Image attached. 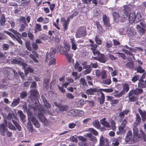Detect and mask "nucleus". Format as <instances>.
Instances as JSON below:
<instances>
[{
  "label": "nucleus",
  "instance_id": "obj_12",
  "mask_svg": "<svg viewBox=\"0 0 146 146\" xmlns=\"http://www.w3.org/2000/svg\"><path fill=\"white\" fill-rule=\"evenodd\" d=\"M12 62L13 64L22 66L24 68H25L27 66V64L21 60H17L15 59H13L12 60Z\"/></svg>",
  "mask_w": 146,
  "mask_h": 146
},
{
  "label": "nucleus",
  "instance_id": "obj_22",
  "mask_svg": "<svg viewBox=\"0 0 146 146\" xmlns=\"http://www.w3.org/2000/svg\"><path fill=\"white\" fill-rule=\"evenodd\" d=\"M50 49V51L49 53L47 54L46 55V58L48 59L53 57L55 53L56 52L55 49L52 48Z\"/></svg>",
  "mask_w": 146,
  "mask_h": 146
},
{
  "label": "nucleus",
  "instance_id": "obj_61",
  "mask_svg": "<svg viewBox=\"0 0 146 146\" xmlns=\"http://www.w3.org/2000/svg\"><path fill=\"white\" fill-rule=\"evenodd\" d=\"M35 28L39 31H41L42 30L41 25L38 23H36L35 24Z\"/></svg>",
  "mask_w": 146,
  "mask_h": 146
},
{
  "label": "nucleus",
  "instance_id": "obj_40",
  "mask_svg": "<svg viewBox=\"0 0 146 146\" xmlns=\"http://www.w3.org/2000/svg\"><path fill=\"white\" fill-rule=\"evenodd\" d=\"M5 17L4 15H2L0 17V24L1 25L3 26L5 22Z\"/></svg>",
  "mask_w": 146,
  "mask_h": 146
},
{
  "label": "nucleus",
  "instance_id": "obj_49",
  "mask_svg": "<svg viewBox=\"0 0 146 146\" xmlns=\"http://www.w3.org/2000/svg\"><path fill=\"white\" fill-rule=\"evenodd\" d=\"M102 83L107 85H109L111 83V80L109 78H106V79L102 80Z\"/></svg>",
  "mask_w": 146,
  "mask_h": 146
},
{
  "label": "nucleus",
  "instance_id": "obj_3",
  "mask_svg": "<svg viewBox=\"0 0 146 146\" xmlns=\"http://www.w3.org/2000/svg\"><path fill=\"white\" fill-rule=\"evenodd\" d=\"M95 74L98 78L101 77V78L102 80L106 78L107 76L106 71L104 70L101 71L99 70L96 69L95 70Z\"/></svg>",
  "mask_w": 146,
  "mask_h": 146
},
{
  "label": "nucleus",
  "instance_id": "obj_19",
  "mask_svg": "<svg viewBox=\"0 0 146 146\" xmlns=\"http://www.w3.org/2000/svg\"><path fill=\"white\" fill-rule=\"evenodd\" d=\"M136 18V14L135 12L131 13L129 15V22L130 23H133L135 21Z\"/></svg>",
  "mask_w": 146,
  "mask_h": 146
},
{
  "label": "nucleus",
  "instance_id": "obj_4",
  "mask_svg": "<svg viewBox=\"0 0 146 146\" xmlns=\"http://www.w3.org/2000/svg\"><path fill=\"white\" fill-rule=\"evenodd\" d=\"M30 98L32 101L37 100L39 97V94L37 90L35 89H32L30 91Z\"/></svg>",
  "mask_w": 146,
  "mask_h": 146
},
{
  "label": "nucleus",
  "instance_id": "obj_7",
  "mask_svg": "<svg viewBox=\"0 0 146 146\" xmlns=\"http://www.w3.org/2000/svg\"><path fill=\"white\" fill-rule=\"evenodd\" d=\"M102 21L104 25L106 27H111V24L110 23V19L109 17H107L106 15L102 16Z\"/></svg>",
  "mask_w": 146,
  "mask_h": 146
},
{
  "label": "nucleus",
  "instance_id": "obj_2",
  "mask_svg": "<svg viewBox=\"0 0 146 146\" xmlns=\"http://www.w3.org/2000/svg\"><path fill=\"white\" fill-rule=\"evenodd\" d=\"M93 60L98 61L100 62L105 63L108 61L107 57L104 54L101 53L98 57H92Z\"/></svg>",
  "mask_w": 146,
  "mask_h": 146
},
{
  "label": "nucleus",
  "instance_id": "obj_41",
  "mask_svg": "<svg viewBox=\"0 0 146 146\" xmlns=\"http://www.w3.org/2000/svg\"><path fill=\"white\" fill-rule=\"evenodd\" d=\"M112 15L115 21L117 19H118L120 17V15L117 12H113L112 13Z\"/></svg>",
  "mask_w": 146,
  "mask_h": 146
},
{
  "label": "nucleus",
  "instance_id": "obj_44",
  "mask_svg": "<svg viewBox=\"0 0 146 146\" xmlns=\"http://www.w3.org/2000/svg\"><path fill=\"white\" fill-rule=\"evenodd\" d=\"M74 68L79 71H81L82 70V67L80 66V64L76 61L74 66Z\"/></svg>",
  "mask_w": 146,
  "mask_h": 146
},
{
  "label": "nucleus",
  "instance_id": "obj_43",
  "mask_svg": "<svg viewBox=\"0 0 146 146\" xmlns=\"http://www.w3.org/2000/svg\"><path fill=\"white\" fill-rule=\"evenodd\" d=\"M95 23L97 26V29L99 30V31L102 32L103 30V29L102 26L100 25L99 22L98 21H96Z\"/></svg>",
  "mask_w": 146,
  "mask_h": 146
},
{
  "label": "nucleus",
  "instance_id": "obj_23",
  "mask_svg": "<svg viewBox=\"0 0 146 146\" xmlns=\"http://www.w3.org/2000/svg\"><path fill=\"white\" fill-rule=\"evenodd\" d=\"M138 112L141 115L142 119L143 121H144L146 120V112L144 110L142 111L140 108L138 110Z\"/></svg>",
  "mask_w": 146,
  "mask_h": 146
},
{
  "label": "nucleus",
  "instance_id": "obj_36",
  "mask_svg": "<svg viewBox=\"0 0 146 146\" xmlns=\"http://www.w3.org/2000/svg\"><path fill=\"white\" fill-rule=\"evenodd\" d=\"M20 98H18L17 99H14L12 102L11 106L12 107H14L17 106L19 102Z\"/></svg>",
  "mask_w": 146,
  "mask_h": 146
},
{
  "label": "nucleus",
  "instance_id": "obj_51",
  "mask_svg": "<svg viewBox=\"0 0 146 146\" xmlns=\"http://www.w3.org/2000/svg\"><path fill=\"white\" fill-rule=\"evenodd\" d=\"M111 129L113 131H115L116 128L115 122L113 120H112L111 122Z\"/></svg>",
  "mask_w": 146,
  "mask_h": 146
},
{
  "label": "nucleus",
  "instance_id": "obj_42",
  "mask_svg": "<svg viewBox=\"0 0 146 146\" xmlns=\"http://www.w3.org/2000/svg\"><path fill=\"white\" fill-rule=\"evenodd\" d=\"M7 126L11 130L15 131V130L17 128L16 127H15L10 122H8Z\"/></svg>",
  "mask_w": 146,
  "mask_h": 146
},
{
  "label": "nucleus",
  "instance_id": "obj_1",
  "mask_svg": "<svg viewBox=\"0 0 146 146\" xmlns=\"http://www.w3.org/2000/svg\"><path fill=\"white\" fill-rule=\"evenodd\" d=\"M7 119L8 120H11L13 122V124L17 128V130L19 131L21 130V127L19 124L16 121L13 120L14 119H15L17 120L18 118L17 117L14 113H9L7 117Z\"/></svg>",
  "mask_w": 146,
  "mask_h": 146
},
{
  "label": "nucleus",
  "instance_id": "obj_6",
  "mask_svg": "<svg viewBox=\"0 0 146 146\" xmlns=\"http://www.w3.org/2000/svg\"><path fill=\"white\" fill-rule=\"evenodd\" d=\"M125 140L126 142H130L131 143H133L135 141V139L132 137V132L131 131H129L125 137Z\"/></svg>",
  "mask_w": 146,
  "mask_h": 146
},
{
  "label": "nucleus",
  "instance_id": "obj_35",
  "mask_svg": "<svg viewBox=\"0 0 146 146\" xmlns=\"http://www.w3.org/2000/svg\"><path fill=\"white\" fill-rule=\"evenodd\" d=\"M135 66L134 63L131 62H127L125 65L126 67L129 69H133L134 68Z\"/></svg>",
  "mask_w": 146,
  "mask_h": 146
},
{
  "label": "nucleus",
  "instance_id": "obj_16",
  "mask_svg": "<svg viewBox=\"0 0 146 146\" xmlns=\"http://www.w3.org/2000/svg\"><path fill=\"white\" fill-rule=\"evenodd\" d=\"M123 89L121 91L124 94L125 93H127L129 90V84L126 82L122 84Z\"/></svg>",
  "mask_w": 146,
  "mask_h": 146
},
{
  "label": "nucleus",
  "instance_id": "obj_37",
  "mask_svg": "<svg viewBox=\"0 0 146 146\" xmlns=\"http://www.w3.org/2000/svg\"><path fill=\"white\" fill-rule=\"evenodd\" d=\"M31 121L32 122L35 126L37 128H39L40 125L36 118L35 117Z\"/></svg>",
  "mask_w": 146,
  "mask_h": 146
},
{
  "label": "nucleus",
  "instance_id": "obj_28",
  "mask_svg": "<svg viewBox=\"0 0 146 146\" xmlns=\"http://www.w3.org/2000/svg\"><path fill=\"white\" fill-rule=\"evenodd\" d=\"M57 107L59 108L60 111H66L68 109V107L67 105L59 104Z\"/></svg>",
  "mask_w": 146,
  "mask_h": 146
},
{
  "label": "nucleus",
  "instance_id": "obj_20",
  "mask_svg": "<svg viewBox=\"0 0 146 146\" xmlns=\"http://www.w3.org/2000/svg\"><path fill=\"white\" fill-rule=\"evenodd\" d=\"M38 118L43 123L44 125H48V121L43 115L39 114H38Z\"/></svg>",
  "mask_w": 146,
  "mask_h": 146
},
{
  "label": "nucleus",
  "instance_id": "obj_64",
  "mask_svg": "<svg viewBox=\"0 0 146 146\" xmlns=\"http://www.w3.org/2000/svg\"><path fill=\"white\" fill-rule=\"evenodd\" d=\"M76 38H80L82 36V32L81 31H78L76 33Z\"/></svg>",
  "mask_w": 146,
  "mask_h": 146
},
{
  "label": "nucleus",
  "instance_id": "obj_53",
  "mask_svg": "<svg viewBox=\"0 0 146 146\" xmlns=\"http://www.w3.org/2000/svg\"><path fill=\"white\" fill-rule=\"evenodd\" d=\"M89 42L90 43V46L92 47L91 48H97L98 46L96 44H94V42L91 39L89 40Z\"/></svg>",
  "mask_w": 146,
  "mask_h": 146
},
{
  "label": "nucleus",
  "instance_id": "obj_25",
  "mask_svg": "<svg viewBox=\"0 0 146 146\" xmlns=\"http://www.w3.org/2000/svg\"><path fill=\"white\" fill-rule=\"evenodd\" d=\"M83 69H86L84 71L83 73L84 75H86L90 73L92 70V68H90V66H88V65H86L83 67Z\"/></svg>",
  "mask_w": 146,
  "mask_h": 146
},
{
  "label": "nucleus",
  "instance_id": "obj_11",
  "mask_svg": "<svg viewBox=\"0 0 146 146\" xmlns=\"http://www.w3.org/2000/svg\"><path fill=\"white\" fill-rule=\"evenodd\" d=\"M127 33L128 36L129 37H133L136 35L137 32L134 28L131 27L130 29H128Z\"/></svg>",
  "mask_w": 146,
  "mask_h": 146
},
{
  "label": "nucleus",
  "instance_id": "obj_62",
  "mask_svg": "<svg viewBox=\"0 0 146 146\" xmlns=\"http://www.w3.org/2000/svg\"><path fill=\"white\" fill-rule=\"evenodd\" d=\"M33 70L30 67H28L26 70H25V74L26 75L27 74L28 72L32 73L33 72Z\"/></svg>",
  "mask_w": 146,
  "mask_h": 146
},
{
  "label": "nucleus",
  "instance_id": "obj_63",
  "mask_svg": "<svg viewBox=\"0 0 146 146\" xmlns=\"http://www.w3.org/2000/svg\"><path fill=\"white\" fill-rule=\"evenodd\" d=\"M139 78V76L137 75H135L132 77L131 80L133 82L135 83L138 80Z\"/></svg>",
  "mask_w": 146,
  "mask_h": 146
},
{
  "label": "nucleus",
  "instance_id": "obj_56",
  "mask_svg": "<svg viewBox=\"0 0 146 146\" xmlns=\"http://www.w3.org/2000/svg\"><path fill=\"white\" fill-rule=\"evenodd\" d=\"M88 66H90L91 68H96L98 67V64L97 62L95 63L91 62L90 64L89 65H88Z\"/></svg>",
  "mask_w": 146,
  "mask_h": 146
},
{
  "label": "nucleus",
  "instance_id": "obj_13",
  "mask_svg": "<svg viewBox=\"0 0 146 146\" xmlns=\"http://www.w3.org/2000/svg\"><path fill=\"white\" fill-rule=\"evenodd\" d=\"M129 7L127 6H126L124 8V9L121 11V18L125 19L127 18L128 16L129 13L128 10Z\"/></svg>",
  "mask_w": 146,
  "mask_h": 146
},
{
  "label": "nucleus",
  "instance_id": "obj_14",
  "mask_svg": "<svg viewBox=\"0 0 146 146\" xmlns=\"http://www.w3.org/2000/svg\"><path fill=\"white\" fill-rule=\"evenodd\" d=\"M100 91V89H98L97 88H90L89 89L86 90V93L88 94L94 95L95 94V93H97V94Z\"/></svg>",
  "mask_w": 146,
  "mask_h": 146
},
{
  "label": "nucleus",
  "instance_id": "obj_8",
  "mask_svg": "<svg viewBox=\"0 0 146 146\" xmlns=\"http://www.w3.org/2000/svg\"><path fill=\"white\" fill-rule=\"evenodd\" d=\"M70 47V46H66L64 47H62V54L65 55L66 57L69 59H70L71 58V54H68V52L69 51Z\"/></svg>",
  "mask_w": 146,
  "mask_h": 146
},
{
  "label": "nucleus",
  "instance_id": "obj_29",
  "mask_svg": "<svg viewBox=\"0 0 146 146\" xmlns=\"http://www.w3.org/2000/svg\"><path fill=\"white\" fill-rule=\"evenodd\" d=\"M137 126H133V137L134 138H136L138 137L139 130Z\"/></svg>",
  "mask_w": 146,
  "mask_h": 146
},
{
  "label": "nucleus",
  "instance_id": "obj_58",
  "mask_svg": "<svg viewBox=\"0 0 146 146\" xmlns=\"http://www.w3.org/2000/svg\"><path fill=\"white\" fill-rule=\"evenodd\" d=\"M4 33L9 35L12 38H15V36L12 33L9 31H4Z\"/></svg>",
  "mask_w": 146,
  "mask_h": 146
},
{
  "label": "nucleus",
  "instance_id": "obj_27",
  "mask_svg": "<svg viewBox=\"0 0 146 146\" xmlns=\"http://www.w3.org/2000/svg\"><path fill=\"white\" fill-rule=\"evenodd\" d=\"M84 136L87 137L89 140L94 141V142L97 141L96 137L93 136L91 133H87Z\"/></svg>",
  "mask_w": 146,
  "mask_h": 146
},
{
  "label": "nucleus",
  "instance_id": "obj_48",
  "mask_svg": "<svg viewBox=\"0 0 146 146\" xmlns=\"http://www.w3.org/2000/svg\"><path fill=\"white\" fill-rule=\"evenodd\" d=\"M26 112L27 114L28 120L29 121L32 120V119L35 117L32 115L31 112L29 111V110Z\"/></svg>",
  "mask_w": 146,
  "mask_h": 146
},
{
  "label": "nucleus",
  "instance_id": "obj_10",
  "mask_svg": "<svg viewBox=\"0 0 146 146\" xmlns=\"http://www.w3.org/2000/svg\"><path fill=\"white\" fill-rule=\"evenodd\" d=\"M134 94L132 93V92L129 91L127 97L129 98V101L131 102H134L137 101L138 98L137 96L133 95Z\"/></svg>",
  "mask_w": 146,
  "mask_h": 146
},
{
  "label": "nucleus",
  "instance_id": "obj_33",
  "mask_svg": "<svg viewBox=\"0 0 146 146\" xmlns=\"http://www.w3.org/2000/svg\"><path fill=\"white\" fill-rule=\"evenodd\" d=\"M93 126L97 129H100L101 125L99 121L98 120H95L93 122Z\"/></svg>",
  "mask_w": 146,
  "mask_h": 146
},
{
  "label": "nucleus",
  "instance_id": "obj_5",
  "mask_svg": "<svg viewBox=\"0 0 146 146\" xmlns=\"http://www.w3.org/2000/svg\"><path fill=\"white\" fill-rule=\"evenodd\" d=\"M4 124L0 125V133L1 135L5 136V132L7 131V129L5 127L7 124V122L5 119L4 120Z\"/></svg>",
  "mask_w": 146,
  "mask_h": 146
},
{
  "label": "nucleus",
  "instance_id": "obj_21",
  "mask_svg": "<svg viewBox=\"0 0 146 146\" xmlns=\"http://www.w3.org/2000/svg\"><path fill=\"white\" fill-rule=\"evenodd\" d=\"M129 112V110L127 109L123 110L122 112L119 113V117L120 119L121 120H122L124 117L125 115H127Z\"/></svg>",
  "mask_w": 146,
  "mask_h": 146
},
{
  "label": "nucleus",
  "instance_id": "obj_54",
  "mask_svg": "<svg viewBox=\"0 0 146 146\" xmlns=\"http://www.w3.org/2000/svg\"><path fill=\"white\" fill-rule=\"evenodd\" d=\"M138 86L141 88H144L146 87V84L145 81L143 82H139L138 83Z\"/></svg>",
  "mask_w": 146,
  "mask_h": 146
},
{
  "label": "nucleus",
  "instance_id": "obj_39",
  "mask_svg": "<svg viewBox=\"0 0 146 146\" xmlns=\"http://www.w3.org/2000/svg\"><path fill=\"white\" fill-rule=\"evenodd\" d=\"M70 40H71V42L72 43V49L74 50H75L77 48L76 44L75 43V40L74 38H71Z\"/></svg>",
  "mask_w": 146,
  "mask_h": 146
},
{
  "label": "nucleus",
  "instance_id": "obj_31",
  "mask_svg": "<svg viewBox=\"0 0 146 146\" xmlns=\"http://www.w3.org/2000/svg\"><path fill=\"white\" fill-rule=\"evenodd\" d=\"M61 22H63V29H64V31H65L66 30H67L68 29V23L66 21V20L63 17H62L61 19Z\"/></svg>",
  "mask_w": 146,
  "mask_h": 146
},
{
  "label": "nucleus",
  "instance_id": "obj_55",
  "mask_svg": "<svg viewBox=\"0 0 146 146\" xmlns=\"http://www.w3.org/2000/svg\"><path fill=\"white\" fill-rule=\"evenodd\" d=\"M113 142L112 143V145L113 146H117L119 145V142L118 140V138L116 139H114L113 140Z\"/></svg>",
  "mask_w": 146,
  "mask_h": 146
},
{
  "label": "nucleus",
  "instance_id": "obj_47",
  "mask_svg": "<svg viewBox=\"0 0 146 146\" xmlns=\"http://www.w3.org/2000/svg\"><path fill=\"white\" fill-rule=\"evenodd\" d=\"M88 131L92 132L95 135L97 136L98 135V132L93 128H90Z\"/></svg>",
  "mask_w": 146,
  "mask_h": 146
},
{
  "label": "nucleus",
  "instance_id": "obj_34",
  "mask_svg": "<svg viewBox=\"0 0 146 146\" xmlns=\"http://www.w3.org/2000/svg\"><path fill=\"white\" fill-rule=\"evenodd\" d=\"M97 48H91L90 49L92 50L93 54L95 57H98L101 54L100 52L96 49Z\"/></svg>",
  "mask_w": 146,
  "mask_h": 146
},
{
  "label": "nucleus",
  "instance_id": "obj_38",
  "mask_svg": "<svg viewBox=\"0 0 146 146\" xmlns=\"http://www.w3.org/2000/svg\"><path fill=\"white\" fill-rule=\"evenodd\" d=\"M95 40L97 45H100L102 44V40L100 39L98 35H96L95 37Z\"/></svg>",
  "mask_w": 146,
  "mask_h": 146
},
{
  "label": "nucleus",
  "instance_id": "obj_57",
  "mask_svg": "<svg viewBox=\"0 0 146 146\" xmlns=\"http://www.w3.org/2000/svg\"><path fill=\"white\" fill-rule=\"evenodd\" d=\"M112 41L113 42V45L115 46H119L120 44V43L118 40L113 39Z\"/></svg>",
  "mask_w": 146,
  "mask_h": 146
},
{
  "label": "nucleus",
  "instance_id": "obj_45",
  "mask_svg": "<svg viewBox=\"0 0 146 146\" xmlns=\"http://www.w3.org/2000/svg\"><path fill=\"white\" fill-rule=\"evenodd\" d=\"M102 125L107 128H110L111 125L107 121H103L101 122Z\"/></svg>",
  "mask_w": 146,
  "mask_h": 146
},
{
  "label": "nucleus",
  "instance_id": "obj_9",
  "mask_svg": "<svg viewBox=\"0 0 146 146\" xmlns=\"http://www.w3.org/2000/svg\"><path fill=\"white\" fill-rule=\"evenodd\" d=\"M97 95L98 96V100L99 101V102L100 104H104L105 97L104 93L101 91H100L97 93Z\"/></svg>",
  "mask_w": 146,
  "mask_h": 146
},
{
  "label": "nucleus",
  "instance_id": "obj_60",
  "mask_svg": "<svg viewBox=\"0 0 146 146\" xmlns=\"http://www.w3.org/2000/svg\"><path fill=\"white\" fill-rule=\"evenodd\" d=\"M20 23H22L24 25H25L28 26V24H27L25 20V18L23 17H21L20 18Z\"/></svg>",
  "mask_w": 146,
  "mask_h": 146
},
{
  "label": "nucleus",
  "instance_id": "obj_32",
  "mask_svg": "<svg viewBox=\"0 0 146 146\" xmlns=\"http://www.w3.org/2000/svg\"><path fill=\"white\" fill-rule=\"evenodd\" d=\"M17 113L19 115V117H20V119L22 121L25 122L26 121L25 119L26 116L21 111H18L17 112Z\"/></svg>",
  "mask_w": 146,
  "mask_h": 146
},
{
  "label": "nucleus",
  "instance_id": "obj_59",
  "mask_svg": "<svg viewBox=\"0 0 146 146\" xmlns=\"http://www.w3.org/2000/svg\"><path fill=\"white\" fill-rule=\"evenodd\" d=\"M112 46V42L111 41H110L109 42L108 41H107L105 43V46L107 48L111 47Z\"/></svg>",
  "mask_w": 146,
  "mask_h": 146
},
{
  "label": "nucleus",
  "instance_id": "obj_46",
  "mask_svg": "<svg viewBox=\"0 0 146 146\" xmlns=\"http://www.w3.org/2000/svg\"><path fill=\"white\" fill-rule=\"evenodd\" d=\"M137 72L141 74L144 73L145 72V70L143 69V68L141 66H138L137 68Z\"/></svg>",
  "mask_w": 146,
  "mask_h": 146
},
{
  "label": "nucleus",
  "instance_id": "obj_52",
  "mask_svg": "<svg viewBox=\"0 0 146 146\" xmlns=\"http://www.w3.org/2000/svg\"><path fill=\"white\" fill-rule=\"evenodd\" d=\"M50 80L48 79H45L44 80L43 85L46 88H48V84Z\"/></svg>",
  "mask_w": 146,
  "mask_h": 146
},
{
  "label": "nucleus",
  "instance_id": "obj_50",
  "mask_svg": "<svg viewBox=\"0 0 146 146\" xmlns=\"http://www.w3.org/2000/svg\"><path fill=\"white\" fill-rule=\"evenodd\" d=\"M25 45L27 49L29 51L31 50V48L30 46V41L27 40L25 41Z\"/></svg>",
  "mask_w": 146,
  "mask_h": 146
},
{
  "label": "nucleus",
  "instance_id": "obj_26",
  "mask_svg": "<svg viewBox=\"0 0 146 146\" xmlns=\"http://www.w3.org/2000/svg\"><path fill=\"white\" fill-rule=\"evenodd\" d=\"M19 3H21L23 6H26L31 5L30 0H16Z\"/></svg>",
  "mask_w": 146,
  "mask_h": 146
},
{
  "label": "nucleus",
  "instance_id": "obj_17",
  "mask_svg": "<svg viewBox=\"0 0 146 146\" xmlns=\"http://www.w3.org/2000/svg\"><path fill=\"white\" fill-rule=\"evenodd\" d=\"M129 91L132 92V93L136 96H138L139 94H141L143 92V90L142 89L138 88H136L134 90L132 89L130 90Z\"/></svg>",
  "mask_w": 146,
  "mask_h": 146
},
{
  "label": "nucleus",
  "instance_id": "obj_18",
  "mask_svg": "<svg viewBox=\"0 0 146 146\" xmlns=\"http://www.w3.org/2000/svg\"><path fill=\"white\" fill-rule=\"evenodd\" d=\"M136 29L140 36H142L145 34L146 30L141 27L140 25H137L136 27Z\"/></svg>",
  "mask_w": 146,
  "mask_h": 146
},
{
  "label": "nucleus",
  "instance_id": "obj_24",
  "mask_svg": "<svg viewBox=\"0 0 146 146\" xmlns=\"http://www.w3.org/2000/svg\"><path fill=\"white\" fill-rule=\"evenodd\" d=\"M42 101L44 103V106L47 109L50 108L51 105L48 101L47 100L45 97L43 96H42L41 97Z\"/></svg>",
  "mask_w": 146,
  "mask_h": 146
},
{
  "label": "nucleus",
  "instance_id": "obj_30",
  "mask_svg": "<svg viewBox=\"0 0 146 146\" xmlns=\"http://www.w3.org/2000/svg\"><path fill=\"white\" fill-rule=\"evenodd\" d=\"M108 141L107 139H105L103 136H100V146H103L105 145V142L106 143H108Z\"/></svg>",
  "mask_w": 146,
  "mask_h": 146
},
{
  "label": "nucleus",
  "instance_id": "obj_15",
  "mask_svg": "<svg viewBox=\"0 0 146 146\" xmlns=\"http://www.w3.org/2000/svg\"><path fill=\"white\" fill-rule=\"evenodd\" d=\"M135 119V121L133 124V126H137L140 124L141 121V118L138 113L136 114Z\"/></svg>",
  "mask_w": 146,
  "mask_h": 146
}]
</instances>
